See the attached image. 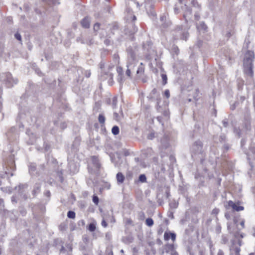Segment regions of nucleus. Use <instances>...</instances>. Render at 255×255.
Here are the masks:
<instances>
[{"label":"nucleus","mask_w":255,"mask_h":255,"mask_svg":"<svg viewBox=\"0 0 255 255\" xmlns=\"http://www.w3.org/2000/svg\"><path fill=\"white\" fill-rule=\"evenodd\" d=\"M254 59L255 54L254 52L249 50L246 53L243 60L245 72L251 77H252L253 75V62Z\"/></svg>","instance_id":"obj_1"},{"label":"nucleus","mask_w":255,"mask_h":255,"mask_svg":"<svg viewBox=\"0 0 255 255\" xmlns=\"http://www.w3.org/2000/svg\"><path fill=\"white\" fill-rule=\"evenodd\" d=\"M202 148L203 145L200 141L198 140L195 142L191 148L192 156L201 153Z\"/></svg>","instance_id":"obj_2"},{"label":"nucleus","mask_w":255,"mask_h":255,"mask_svg":"<svg viewBox=\"0 0 255 255\" xmlns=\"http://www.w3.org/2000/svg\"><path fill=\"white\" fill-rule=\"evenodd\" d=\"M1 78L4 81L8 87L13 86V84L17 83V79H13L11 74L10 73H6L3 74Z\"/></svg>","instance_id":"obj_3"},{"label":"nucleus","mask_w":255,"mask_h":255,"mask_svg":"<svg viewBox=\"0 0 255 255\" xmlns=\"http://www.w3.org/2000/svg\"><path fill=\"white\" fill-rule=\"evenodd\" d=\"M148 98L151 101L154 102L158 101V102H160L161 97L159 92H157L156 89L154 88L150 93L148 96Z\"/></svg>","instance_id":"obj_4"},{"label":"nucleus","mask_w":255,"mask_h":255,"mask_svg":"<svg viewBox=\"0 0 255 255\" xmlns=\"http://www.w3.org/2000/svg\"><path fill=\"white\" fill-rule=\"evenodd\" d=\"M128 62V63L131 64L136 59V54L135 52L130 48H128L127 49Z\"/></svg>","instance_id":"obj_5"},{"label":"nucleus","mask_w":255,"mask_h":255,"mask_svg":"<svg viewBox=\"0 0 255 255\" xmlns=\"http://www.w3.org/2000/svg\"><path fill=\"white\" fill-rule=\"evenodd\" d=\"M238 204H239L238 203L236 204L231 200L228 202V206L231 207L233 210L237 212L244 210V207L243 206H239Z\"/></svg>","instance_id":"obj_6"},{"label":"nucleus","mask_w":255,"mask_h":255,"mask_svg":"<svg viewBox=\"0 0 255 255\" xmlns=\"http://www.w3.org/2000/svg\"><path fill=\"white\" fill-rule=\"evenodd\" d=\"M230 255H241L240 253L241 249L239 247H236L234 243L230 248Z\"/></svg>","instance_id":"obj_7"},{"label":"nucleus","mask_w":255,"mask_h":255,"mask_svg":"<svg viewBox=\"0 0 255 255\" xmlns=\"http://www.w3.org/2000/svg\"><path fill=\"white\" fill-rule=\"evenodd\" d=\"M160 20L161 22V25L164 28L167 27L171 24V22L169 20L167 21V17L165 15L161 16Z\"/></svg>","instance_id":"obj_8"},{"label":"nucleus","mask_w":255,"mask_h":255,"mask_svg":"<svg viewBox=\"0 0 255 255\" xmlns=\"http://www.w3.org/2000/svg\"><path fill=\"white\" fill-rule=\"evenodd\" d=\"M144 72V66L142 63H140L139 65L138 69L136 71V75L137 77H140L143 74Z\"/></svg>","instance_id":"obj_9"},{"label":"nucleus","mask_w":255,"mask_h":255,"mask_svg":"<svg viewBox=\"0 0 255 255\" xmlns=\"http://www.w3.org/2000/svg\"><path fill=\"white\" fill-rule=\"evenodd\" d=\"M171 238L173 241H174L176 239V235L172 233L165 232L164 235V239L166 241H168Z\"/></svg>","instance_id":"obj_10"},{"label":"nucleus","mask_w":255,"mask_h":255,"mask_svg":"<svg viewBox=\"0 0 255 255\" xmlns=\"http://www.w3.org/2000/svg\"><path fill=\"white\" fill-rule=\"evenodd\" d=\"M111 33L114 34L115 32L119 31V26L117 23H113L109 25Z\"/></svg>","instance_id":"obj_11"},{"label":"nucleus","mask_w":255,"mask_h":255,"mask_svg":"<svg viewBox=\"0 0 255 255\" xmlns=\"http://www.w3.org/2000/svg\"><path fill=\"white\" fill-rule=\"evenodd\" d=\"M92 162L94 164V166L99 169L100 168V164L99 163V159L97 157L93 156L91 157Z\"/></svg>","instance_id":"obj_12"},{"label":"nucleus","mask_w":255,"mask_h":255,"mask_svg":"<svg viewBox=\"0 0 255 255\" xmlns=\"http://www.w3.org/2000/svg\"><path fill=\"white\" fill-rule=\"evenodd\" d=\"M117 182L119 184H122L125 180V176L121 172H119L116 175Z\"/></svg>","instance_id":"obj_13"},{"label":"nucleus","mask_w":255,"mask_h":255,"mask_svg":"<svg viewBox=\"0 0 255 255\" xmlns=\"http://www.w3.org/2000/svg\"><path fill=\"white\" fill-rule=\"evenodd\" d=\"M81 23L83 27L86 28H89L90 26V20L88 17H85L82 20Z\"/></svg>","instance_id":"obj_14"},{"label":"nucleus","mask_w":255,"mask_h":255,"mask_svg":"<svg viewBox=\"0 0 255 255\" xmlns=\"http://www.w3.org/2000/svg\"><path fill=\"white\" fill-rule=\"evenodd\" d=\"M174 249V245L173 244H166L164 247V251L166 253H169L172 252Z\"/></svg>","instance_id":"obj_15"},{"label":"nucleus","mask_w":255,"mask_h":255,"mask_svg":"<svg viewBox=\"0 0 255 255\" xmlns=\"http://www.w3.org/2000/svg\"><path fill=\"white\" fill-rule=\"evenodd\" d=\"M40 190V185L39 184H36L34 187V189L32 191V193L34 195L39 193Z\"/></svg>","instance_id":"obj_16"},{"label":"nucleus","mask_w":255,"mask_h":255,"mask_svg":"<svg viewBox=\"0 0 255 255\" xmlns=\"http://www.w3.org/2000/svg\"><path fill=\"white\" fill-rule=\"evenodd\" d=\"M98 121L101 125H104L105 122V117L103 114H100L98 117Z\"/></svg>","instance_id":"obj_17"},{"label":"nucleus","mask_w":255,"mask_h":255,"mask_svg":"<svg viewBox=\"0 0 255 255\" xmlns=\"http://www.w3.org/2000/svg\"><path fill=\"white\" fill-rule=\"evenodd\" d=\"M77 42H81L82 43H87L88 44H91L92 42V40H90L89 41V42H87V41H85L83 39V36H81L80 37H78L77 38Z\"/></svg>","instance_id":"obj_18"},{"label":"nucleus","mask_w":255,"mask_h":255,"mask_svg":"<svg viewBox=\"0 0 255 255\" xmlns=\"http://www.w3.org/2000/svg\"><path fill=\"white\" fill-rule=\"evenodd\" d=\"M112 132L114 135L118 134L119 133V128L117 126H114L112 129Z\"/></svg>","instance_id":"obj_19"},{"label":"nucleus","mask_w":255,"mask_h":255,"mask_svg":"<svg viewBox=\"0 0 255 255\" xmlns=\"http://www.w3.org/2000/svg\"><path fill=\"white\" fill-rule=\"evenodd\" d=\"M88 229L90 232H94L96 230V224L94 223H92L90 224V225L88 226Z\"/></svg>","instance_id":"obj_20"},{"label":"nucleus","mask_w":255,"mask_h":255,"mask_svg":"<svg viewBox=\"0 0 255 255\" xmlns=\"http://www.w3.org/2000/svg\"><path fill=\"white\" fill-rule=\"evenodd\" d=\"M146 225L149 227H151L153 225V221L151 218H147L145 221Z\"/></svg>","instance_id":"obj_21"},{"label":"nucleus","mask_w":255,"mask_h":255,"mask_svg":"<svg viewBox=\"0 0 255 255\" xmlns=\"http://www.w3.org/2000/svg\"><path fill=\"white\" fill-rule=\"evenodd\" d=\"M161 113H162L163 115L167 119H168V118H169V111L167 109H165V110H163L162 109V112H161Z\"/></svg>","instance_id":"obj_22"},{"label":"nucleus","mask_w":255,"mask_h":255,"mask_svg":"<svg viewBox=\"0 0 255 255\" xmlns=\"http://www.w3.org/2000/svg\"><path fill=\"white\" fill-rule=\"evenodd\" d=\"M67 217L70 219H74L75 218V213L73 211H69L67 213Z\"/></svg>","instance_id":"obj_23"},{"label":"nucleus","mask_w":255,"mask_h":255,"mask_svg":"<svg viewBox=\"0 0 255 255\" xmlns=\"http://www.w3.org/2000/svg\"><path fill=\"white\" fill-rule=\"evenodd\" d=\"M197 28L200 30H206L207 26L204 22H202L199 25H197Z\"/></svg>","instance_id":"obj_24"},{"label":"nucleus","mask_w":255,"mask_h":255,"mask_svg":"<svg viewBox=\"0 0 255 255\" xmlns=\"http://www.w3.org/2000/svg\"><path fill=\"white\" fill-rule=\"evenodd\" d=\"M228 242V238L226 235H223L222 236L221 243L223 244H226Z\"/></svg>","instance_id":"obj_25"},{"label":"nucleus","mask_w":255,"mask_h":255,"mask_svg":"<svg viewBox=\"0 0 255 255\" xmlns=\"http://www.w3.org/2000/svg\"><path fill=\"white\" fill-rule=\"evenodd\" d=\"M188 35H189V34L187 31H183L182 33V36L181 37V38L182 39L186 40L188 36Z\"/></svg>","instance_id":"obj_26"},{"label":"nucleus","mask_w":255,"mask_h":255,"mask_svg":"<svg viewBox=\"0 0 255 255\" xmlns=\"http://www.w3.org/2000/svg\"><path fill=\"white\" fill-rule=\"evenodd\" d=\"M161 77L162 79V84L163 85H165L167 83V77L166 75L162 74L161 75Z\"/></svg>","instance_id":"obj_27"},{"label":"nucleus","mask_w":255,"mask_h":255,"mask_svg":"<svg viewBox=\"0 0 255 255\" xmlns=\"http://www.w3.org/2000/svg\"><path fill=\"white\" fill-rule=\"evenodd\" d=\"M156 102V105L155 106V108L157 112H162V108L159 105L160 102H158V101H155Z\"/></svg>","instance_id":"obj_28"},{"label":"nucleus","mask_w":255,"mask_h":255,"mask_svg":"<svg viewBox=\"0 0 255 255\" xmlns=\"http://www.w3.org/2000/svg\"><path fill=\"white\" fill-rule=\"evenodd\" d=\"M132 65L131 64H129V63H128L127 64V67H128V69L126 71V74L128 76V77H130V74H131V72H130V69H129V67Z\"/></svg>","instance_id":"obj_29"},{"label":"nucleus","mask_w":255,"mask_h":255,"mask_svg":"<svg viewBox=\"0 0 255 255\" xmlns=\"http://www.w3.org/2000/svg\"><path fill=\"white\" fill-rule=\"evenodd\" d=\"M146 176H145V175L141 174L139 175V181L143 183V182H146Z\"/></svg>","instance_id":"obj_30"},{"label":"nucleus","mask_w":255,"mask_h":255,"mask_svg":"<svg viewBox=\"0 0 255 255\" xmlns=\"http://www.w3.org/2000/svg\"><path fill=\"white\" fill-rule=\"evenodd\" d=\"M244 85V81L242 79H238V86L239 89H242Z\"/></svg>","instance_id":"obj_31"},{"label":"nucleus","mask_w":255,"mask_h":255,"mask_svg":"<svg viewBox=\"0 0 255 255\" xmlns=\"http://www.w3.org/2000/svg\"><path fill=\"white\" fill-rule=\"evenodd\" d=\"M117 104V98L116 97H114L112 99V106L113 108H115L116 107Z\"/></svg>","instance_id":"obj_32"},{"label":"nucleus","mask_w":255,"mask_h":255,"mask_svg":"<svg viewBox=\"0 0 255 255\" xmlns=\"http://www.w3.org/2000/svg\"><path fill=\"white\" fill-rule=\"evenodd\" d=\"M169 205H170V206L171 208H174V209L176 208L177 207V206H178V203H176L174 201L172 202H171V203H170Z\"/></svg>","instance_id":"obj_33"},{"label":"nucleus","mask_w":255,"mask_h":255,"mask_svg":"<svg viewBox=\"0 0 255 255\" xmlns=\"http://www.w3.org/2000/svg\"><path fill=\"white\" fill-rule=\"evenodd\" d=\"M93 202L97 205L99 203V198L96 195H94L93 196Z\"/></svg>","instance_id":"obj_34"},{"label":"nucleus","mask_w":255,"mask_h":255,"mask_svg":"<svg viewBox=\"0 0 255 255\" xmlns=\"http://www.w3.org/2000/svg\"><path fill=\"white\" fill-rule=\"evenodd\" d=\"M29 171L30 172H33L36 170V166L34 164H31L29 165Z\"/></svg>","instance_id":"obj_35"},{"label":"nucleus","mask_w":255,"mask_h":255,"mask_svg":"<svg viewBox=\"0 0 255 255\" xmlns=\"http://www.w3.org/2000/svg\"><path fill=\"white\" fill-rule=\"evenodd\" d=\"M191 15V11L190 9H188L187 11L184 14V16L185 19H187V17H189L190 15Z\"/></svg>","instance_id":"obj_36"},{"label":"nucleus","mask_w":255,"mask_h":255,"mask_svg":"<svg viewBox=\"0 0 255 255\" xmlns=\"http://www.w3.org/2000/svg\"><path fill=\"white\" fill-rule=\"evenodd\" d=\"M114 119L116 120L117 121H119L120 120V119H121L120 116L117 113H114Z\"/></svg>","instance_id":"obj_37"},{"label":"nucleus","mask_w":255,"mask_h":255,"mask_svg":"<svg viewBox=\"0 0 255 255\" xmlns=\"http://www.w3.org/2000/svg\"><path fill=\"white\" fill-rule=\"evenodd\" d=\"M14 37L15 38L17 39L18 40L21 41V35L20 34L17 32L15 34H14Z\"/></svg>","instance_id":"obj_38"},{"label":"nucleus","mask_w":255,"mask_h":255,"mask_svg":"<svg viewBox=\"0 0 255 255\" xmlns=\"http://www.w3.org/2000/svg\"><path fill=\"white\" fill-rule=\"evenodd\" d=\"M100 24L99 23H95L94 25V31H98L100 28Z\"/></svg>","instance_id":"obj_39"},{"label":"nucleus","mask_w":255,"mask_h":255,"mask_svg":"<svg viewBox=\"0 0 255 255\" xmlns=\"http://www.w3.org/2000/svg\"><path fill=\"white\" fill-rule=\"evenodd\" d=\"M117 72L119 75H122L123 73V68L121 67H118L117 68Z\"/></svg>","instance_id":"obj_40"},{"label":"nucleus","mask_w":255,"mask_h":255,"mask_svg":"<svg viewBox=\"0 0 255 255\" xmlns=\"http://www.w3.org/2000/svg\"><path fill=\"white\" fill-rule=\"evenodd\" d=\"M219 140L221 142H223L226 140V136L225 135H221L220 136Z\"/></svg>","instance_id":"obj_41"},{"label":"nucleus","mask_w":255,"mask_h":255,"mask_svg":"<svg viewBox=\"0 0 255 255\" xmlns=\"http://www.w3.org/2000/svg\"><path fill=\"white\" fill-rule=\"evenodd\" d=\"M105 75L107 76V77L104 78V79H107L108 78H109V79H113V74L110 72H108L107 73H105Z\"/></svg>","instance_id":"obj_42"},{"label":"nucleus","mask_w":255,"mask_h":255,"mask_svg":"<svg viewBox=\"0 0 255 255\" xmlns=\"http://www.w3.org/2000/svg\"><path fill=\"white\" fill-rule=\"evenodd\" d=\"M219 212V210L218 209H214L212 210V214L217 215Z\"/></svg>","instance_id":"obj_43"},{"label":"nucleus","mask_w":255,"mask_h":255,"mask_svg":"<svg viewBox=\"0 0 255 255\" xmlns=\"http://www.w3.org/2000/svg\"><path fill=\"white\" fill-rule=\"evenodd\" d=\"M235 237L238 238V236H240L241 239L243 238L244 237V235L243 234H240L239 233H236L235 235Z\"/></svg>","instance_id":"obj_44"},{"label":"nucleus","mask_w":255,"mask_h":255,"mask_svg":"<svg viewBox=\"0 0 255 255\" xmlns=\"http://www.w3.org/2000/svg\"><path fill=\"white\" fill-rule=\"evenodd\" d=\"M222 123H223V125L224 126V127H227V126H228V122L224 120L222 121Z\"/></svg>","instance_id":"obj_45"},{"label":"nucleus","mask_w":255,"mask_h":255,"mask_svg":"<svg viewBox=\"0 0 255 255\" xmlns=\"http://www.w3.org/2000/svg\"><path fill=\"white\" fill-rule=\"evenodd\" d=\"M164 94H165V96L167 97V98H169V96H170V93H169V91L168 90H165V92H164Z\"/></svg>","instance_id":"obj_46"},{"label":"nucleus","mask_w":255,"mask_h":255,"mask_svg":"<svg viewBox=\"0 0 255 255\" xmlns=\"http://www.w3.org/2000/svg\"><path fill=\"white\" fill-rule=\"evenodd\" d=\"M194 17H195V19L196 20H199V18H200V15L199 14V13H196L194 15Z\"/></svg>","instance_id":"obj_47"},{"label":"nucleus","mask_w":255,"mask_h":255,"mask_svg":"<svg viewBox=\"0 0 255 255\" xmlns=\"http://www.w3.org/2000/svg\"><path fill=\"white\" fill-rule=\"evenodd\" d=\"M154 137V134L153 133H150L148 135V138L149 139H152Z\"/></svg>","instance_id":"obj_48"},{"label":"nucleus","mask_w":255,"mask_h":255,"mask_svg":"<svg viewBox=\"0 0 255 255\" xmlns=\"http://www.w3.org/2000/svg\"><path fill=\"white\" fill-rule=\"evenodd\" d=\"M102 225L103 227L106 228L107 227V224L106 223V222L105 221V220H103L102 222Z\"/></svg>","instance_id":"obj_49"},{"label":"nucleus","mask_w":255,"mask_h":255,"mask_svg":"<svg viewBox=\"0 0 255 255\" xmlns=\"http://www.w3.org/2000/svg\"><path fill=\"white\" fill-rule=\"evenodd\" d=\"M238 103H235L233 105H231V109L232 110H234L235 109L236 107V105Z\"/></svg>","instance_id":"obj_50"},{"label":"nucleus","mask_w":255,"mask_h":255,"mask_svg":"<svg viewBox=\"0 0 255 255\" xmlns=\"http://www.w3.org/2000/svg\"><path fill=\"white\" fill-rule=\"evenodd\" d=\"M217 255H224V253L222 250H219L218 252Z\"/></svg>","instance_id":"obj_51"},{"label":"nucleus","mask_w":255,"mask_h":255,"mask_svg":"<svg viewBox=\"0 0 255 255\" xmlns=\"http://www.w3.org/2000/svg\"><path fill=\"white\" fill-rule=\"evenodd\" d=\"M171 255H178V254L177 252L174 249L172 252H171Z\"/></svg>","instance_id":"obj_52"},{"label":"nucleus","mask_w":255,"mask_h":255,"mask_svg":"<svg viewBox=\"0 0 255 255\" xmlns=\"http://www.w3.org/2000/svg\"><path fill=\"white\" fill-rule=\"evenodd\" d=\"M245 220H242V221L240 223V225H241L242 228H245Z\"/></svg>","instance_id":"obj_53"},{"label":"nucleus","mask_w":255,"mask_h":255,"mask_svg":"<svg viewBox=\"0 0 255 255\" xmlns=\"http://www.w3.org/2000/svg\"><path fill=\"white\" fill-rule=\"evenodd\" d=\"M61 127L63 129H64L65 128H66L67 126L65 123H63L61 124Z\"/></svg>","instance_id":"obj_54"},{"label":"nucleus","mask_w":255,"mask_h":255,"mask_svg":"<svg viewBox=\"0 0 255 255\" xmlns=\"http://www.w3.org/2000/svg\"><path fill=\"white\" fill-rule=\"evenodd\" d=\"M11 201L13 203H16L17 202V201L16 200L14 196H12V198H11Z\"/></svg>","instance_id":"obj_55"},{"label":"nucleus","mask_w":255,"mask_h":255,"mask_svg":"<svg viewBox=\"0 0 255 255\" xmlns=\"http://www.w3.org/2000/svg\"><path fill=\"white\" fill-rule=\"evenodd\" d=\"M174 49H175V52L177 54H178L179 53V50L178 48V47H175V48H174Z\"/></svg>","instance_id":"obj_56"},{"label":"nucleus","mask_w":255,"mask_h":255,"mask_svg":"<svg viewBox=\"0 0 255 255\" xmlns=\"http://www.w3.org/2000/svg\"><path fill=\"white\" fill-rule=\"evenodd\" d=\"M246 143V140L245 139H242V141H241V145L242 146H243Z\"/></svg>","instance_id":"obj_57"},{"label":"nucleus","mask_w":255,"mask_h":255,"mask_svg":"<svg viewBox=\"0 0 255 255\" xmlns=\"http://www.w3.org/2000/svg\"><path fill=\"white\" fill-rule=\"evenodd\" d=\"M59 0H52L53 3L54 4H59V2L58 1Z\"/></svg>","instance_id":"obj_58"},{"label":"nucleus","mask_w":255,"mask_h":255,"mask_svg":"<svg viewBox=\"0 0 255 255\" xmlns=\"http://www.w3.org/2000/svg\"><path fill=\"white\" fill-rule=\"evenodd\" d=\"M238 245H239V248H240V246H242V241L241 240H240V239L239 240V241H238Z\"/></svg>","instance_id":"obj_59"},{"label":"nucleus","mask_w":255,"mask_h":255,"mask_svg":"<svg viewBox=\"0 0 255 255\" xmlns=\"http://www.w3.org/2000/svg\"><path fill=\"white\" fill-rule=\"evenodd\" d=\"M157 119L159 123H162L161 117L158 116L157 117Z\"/></svg>","instance_id":"obj_60"},{"label":"nucleus","mask_w":255,"mask_h":255,"mask_svg":"<svg viewBox=\"0 0 255 255\" xmlns=\"http://www.w3.org/2000/svg\"><path fill=\"white\" fill-rule=\"evenodd\" d=\"M3 52V48H0V56L2 55V53Z\"/></svg>","instance_id":"obj_61"},{"label":"nucleus","mask_w":255,"mask_h":255,"mask_svg":"<svg viewBox=\"0 0 255 255\" xmlns=\"http://www.w3.org/2000/svg\"><path fill=\"white\" fill-rule=\"evenodd\" d=\"M3 200L2 199H0V205H3Z\"/></svg>","instance_id":"obj_62"},{"label":"nucleus","mask_w":255,"mask_h":255,"mask_svg":"<svg viewBox=\"0 0 255 255\" xmlns=\"http://www.w3.org/2000/svg\"><path fill=\"white\" fill-rule=\"evenodd\" d=\"M174 10H175V13H177L178 12L179 10L176 7H175L174 8Z\"/></svg>","instance_id":"obj_63"},{"label":"nucleus","mask_w":255,"mask_h":255,"mask_svg":"<svg viewBox=\"0 0 255 255\" xmlns=\"http://www.w3.org/2000/svg\"><path fill=\"white\" fill-rule=\"evenodd\" d=\"M225 217L227 219H229L230 218V216L227 214H225Z\"/></svg>","instance_id":"obj_64"}]
</instances>
